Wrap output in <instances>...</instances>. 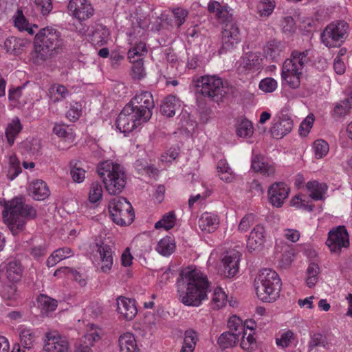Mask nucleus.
<instances>
[{
	"label": "nucleus",
	"instance_id": "nucleus-34",
	"mask_svg": "<svg viewBox=\"0 0 352 352\" xmlns=\"http://www.w3.org/2000/svg\"><path fill=\"white\" fill-rule=\"evenodd\" d=\"M22 130V124L18 118H14L11 122L8 124L6 129V136L10 146H12L17 135Z\"/></svg>",
	"mask_w": 352,
	"mask_h": 352
},
{
	"label": "nucleus",
	"instance_id": "nucleus-40",
	"mask_svg": "<svg viewBox=\"0 0 352 352\" xmlns=\"http://www.w3.org/2000/svg\"><path fill=\"white\" fill-rule=\"evenodd\" d=\"M319 272L320 267L318 264L311 263L309 265L307 269V277L306 278V283L309 287H313L318 282Z\"/></svg>",
	"mask_w": 352,
	"mask_h": 352
},
{
	"label": "nucleus",
	"instance_id": "nucleus-44",
	"mask_svg": "<svg viewBox=\"0 0 352 352\" xmlns=\"http://www.w3.org/2000/svg\"><path fill=\"white\" fill-rule=\"evenodd\" d=\"M51 98L54 102L65 99L69 95V90L62 85H54L51 87Z\"/></svg>",
	"mask_w": 352,
	"mask_h": 352
},
{
	"label": "nucleus",
	"instance_id": "nucleus-56",
	"mask_svg": "<svg viewBox=\"0 0 352 352\" xmlns=\"http://www.w3.org/2000/svg\"><path fill=\"white\" fill-rule=\"evenodd\" d=\"M146 44L143 42H140L129 50L128 58L131 60V59L135 58V56L140 58V56L144 53H146Z\"/></svg>",
	"mask_w": 352,
	"mask_h": 352
},
{
	"label": "nucleus",
	"instance_id": "nucleus-25",
	"mask_svg": "<svg viewBox=\"0 0 352 352\" xmlns=\"http://www.w3.org/2000/svg\"><path fill=\"white\" fill-rule=\"evenodd\" d=\"M181 107L179 100L175 96L168 95L163 99L160 105V110L163 115L167 117H173L176 111Z\"/></svg>",
	"mask_w": 352,
	"mask_h": 352
},
{
	"label": "nucleus",
	"instance_id": "nucleus-64",
	"mask_svg": "<svg viewBox=\"0 0 352 352\" xmlns=\"http://www.w3.org/2000/svg\"><path fill=\"white\" fill-rule=\"evenodd\" d=\"M133 256L131 254L130 249L126 248L123 252L121 256L122 265L125 267H129L132 264Z\"/></svg>",
	"mask_w": 352,
	"mask_h": 352
},
{
	"label": "nucleus",
	"instance_id": "nucleus-32",
	"mask_svg": "<svg viewBox=\"0 0 352 352\" xmlns=\"http://www.w3.org/2000/svg\"><path fill=\"white\" fill-rule=\"evenodd\" d=\"M306 187L310 192V197L314 200H322L327 190V186L325 183H319L317 181L309 182Z\"/></svg>",
	"mask_w": 352,
	"mask_h": 352
},
{
	"label": "nucleus",
	"instance_id": "nucleus-38",
	"mask_svg": "<svg viewBox=\"0 0 352 352\" xmlns=\"http://www.w3.org/2000/svg\"><path fill=\"white\" fill-rule=\"evenodd\" d=\"M20 161L16 155L10 157L6 176L10 180L14 179L22 171Z\"/></svg>",
	"mask_w": 352,
	"mask_h": 352
},
{
	"label": "nucleus",
	"instance_id": "nucleus-50",
	"mask_svg": "<svg viewBox=\"0 0 352 352\" xmlns=\"http://www.w3.org/2000/svg\"><path fill=\"white\" fill-rule=\"evenodd\" d=\"M109 36V31L105 27L100 25L93 33V40L99 45H103Z\"/></svg>",
	"mask_w": 352,
	"mask_h": 352
},
{
	"label": "nucleus",
	"instance_id": "nucleus-51",
	"mask_svg": "<svg viewBox=\"0 0 352 352\" xmlns=\"http://www.w3.org/2000/svg\"><path fill=\"white\" fill-rule=\"evenodd\" d=\"M313 148L316 157L320 159L327 154L329 148L326 141L320 139L314 142Z\"/></svg>",
	"mask_w": 352,
	"mask_h": 352
},
{
	"label": "nucleus",
	"instance_id": "nucleus-54",
	"mask_svg": "<svg viewBox=\"0 0 352 352\" xmlns=\"http://www.w3.org/2000/svg\"><path fill=\"white\" fill-rule=\"evenodd\" d=\"M259 89L265 93H272L277 88V82L273 78H265L259 82Z\"/></svg>",
	"mask_w": 352,
	"mask_h": 352
},
{
	"label": "nucleus",
	"instance_id": "nucleus-35",
	"mask_svg": "<svg viewBox=\"0 0 352 352\" xmlns=\"http://www.w3.org/2000/svg\"><path fill=\"white\" fill-rule=\"evenodd\" d=\"M175 250V243L170 236L162 238L157 243L156 247L157 252L162 256H167L170 255Z\"/></svg>",
	"mask_w": 352,
	"mask_h": 352
},
{
	"label": "nucleus",
	"instance_id": "nucleus-63",
	"mask_svg": "<svg viewBox=\"0 0 352 352\" xmlns=\"http://www.w3.org/2000/svg\"><path fill=\"white\" fill-rule=\"evenodd\" d=\"M249 190L254 194V195H261L264 192L261 184L258 180L254 179L249 184Z\"/></svg>",
	"mask_w": 352,
	"mask_h": 352
},
{
	"label": "nucleus",
	"instance_id": "nucleus-21",
	"mask_svg": "<svg viewBox=\"0 0 352 352\" xmlns=\"http://www.w3.org/2000/svg\"><path fill=\"white\" fill-rule=\"evenodd\" d=\"M45 344L44 350L47 352H68V342L60 336L52 335V333H46Z\"/></svg>",
	"mask_w": 352,
	"mask_h": 352
},
{
	"label": "nucleus",
	"instance_id": "nucleus-16",
	"mask_svg": "<svg viewBox=\"0 0 352 352\" xmlns=\"http://www.w3.org/2000/svg\"><path fill=\"white\" fill-rule=\"evenodd\" d=\"M241 254L238 251L228 252L222 258L223 273L227 278L234 276L239 272V263Z\"/></svg>",
	"mask_w": 352,
	"mask_h": 352
},
{
	"label": "nucleus",
	"instance_id": "nucleus-46",
	"mask_svg": "<svg viewBox=\"0 0 352 352\" xmlns=\"http://www.w3.org/2000/svg\"><path fill=\"white\" fill-rule=\"evenodd\" d=\"M275 8L274 0H261L257 5V10L261 16H269Z\"/></svg>",
	"mask_w": 352,
	"mask_h": 352
},
{
	"label": "nucleus",
	"instance_id": "nucleus-39",
	"mask_svg": "<svg viewBox=\"0 0 352 352\" xmlns=\"http://www.w3.org/2000/svg\"><path fill=\"white\" fill-rule=\"evenodd\" d=\"M227 296L221 288L217 287L213 292L211 305L214 309H219L226 305Z\"/></svg>",
	"mask_w": 352,
	"mask_h": 352
},
{
	"label": "nucleus",
	"instance_id": "nucleus-26",
	"mask_svg": "<svg viewBox=\"0 0 352 352\" xmlns=\"http://www.w3.org/2000/svg\"><path fill=\"white\" fill-rule=\"evenodd\" d=\"M285 50L284 44L277 40H272L267 43L264 48V53L267 58H270L273 62H276L281 53Z\"/></svg>",
	"mask_w": 352,
	"mask_h": 352
},
{
	"label": "nucleus",
	"instance_id": "nucleus-49",
	"mask_svg": "<svg viewBox=\"0 0 352 352\" xmlns=\"http://www.w3.org/2000/svg\"><path fill=\"white\" fill-rule=\"evenodd\" d=\"M175 223V215L174 212H170L167 214L164 215L162 219L155 224V228L159 229L164 228L166 230L172 228Z\"/></svg>",
	"mask_w": 352,
	"mask_h": 352
},
{
	"label": "nucleus",
	"instance_id": "nucleus-7",
	"mask_svg": "<svg viewBox=\"0 0 352 352\" xmlns=\"http://www.w3.org/2000/svg\"><path fill=\"white\" fill-rule=\"evenodd\" d=\"M109 212L112 221L119 226H129L134 220L133 208L122 197H115L109 201Z\"/></svg>",
	"mask_w": 352,
	"mask_h": 352
},
{
	"label": "nucleus",
	"instance_id": "nucleus-52",
	"mask_svg": "<svg viewBox=\"0 0 352 352\" xmlns=\"http://www.w3.org/2000/svg\"><path fill=\"white\" fill-rule=\"evenodd\" d=\"M228 326L230 332L239 333L240 336L245 331V325H243L241 319L236 316H232L229 318Z\"/></svg>",
	"mask_w": 352,
	"mask_h": 352
},
{
	"label": "nucleus",
	"instance_id": "nucleus-42",
	"mask_svg": "<svg viewBox=\"0 0 352 352\" xmlns=\"http://www.w3.org/2000/svg\"><path fill=\"white\" fill-rule=\"evenodd\" d=\"M80 162L72 161L70 162V174L75 182L81 183L85 178V170L79 165Z\"/></svg>",
	"mask_w": 352,
	"mask_h": 352
},
{
	"label": "nucleus",
	"instance_id": "nucleus-45",
	"mask_svg": "<svg viewBox=\"0 0 352 352\" xmlns=\"http://www.w3.org/2000/svg\"><path fill=\"white\" fill-rule=\"evenodd\" d=\"M130 61L133 63V78L138 80L143 78L146 76V72L144 67V63L142 58H132L131 60Z\"/></svg>",
	"mask_w": 352,
	"mask_h": 352
},
{
	"label": "nucleus",
	"instance_id": "nucleus-59",
	"mask_svg": "<svg viewBox=\"0 0 352 352\" xmlns=\"http://www.w3.org/2000/svg\"><path fill=\"white\" fill-rule=\"evenodd\" d=\"M36 7L41 10L43 15H47L52 9L51 0H35Z\"/></svg>",
	"mask_w": 352,
	"mask_h": 352
},
{
	"label": "nucleus",
	"instance_id": "nucleus-22",
	"mask_svg": "<svg viewBox=\"0 0 352 352\" xmlns=\"http://www.w3.org/2000/svg\"><path fill=\"white\" fill-rule=\"evenodd\" d=\"M22 276V267L19 261L12 260L9 261L6 267L5 271L1 272L0 278L8 282H18Z\"/></svg>",
	"mask_w": 352,
	"mask_h": 352
},
{
	"label": "nucleus",
	"instance_id": "nucleus-10",
	"mask_svg": "<svg viewBox=\"0 0 352 352\" xmlns=\"http://www.w3.org/2000/svg\"><path fill=\"white\" fill-rule=\"evenodd\" d=\"M148 120L127 104L117 118L116 126L120 132L128 133Z\"/></svg>",
	"mask_w": 352,
	"mask_h": 352
},
{
	"label": "nucleus",
	"instance_id": "nucleus-61",
	"mask_svg": "<svg viewBox=\"0 0 352 352\" xmlns=\"http://www.w3.org/2000/svg\"><path fill=\"white\" fill-rule=\"evenodd\" d=\"M254 217L252 214L245 215L240 221L239 225V230L241 232L247 231L253 224Z\"/></svg>",
	"mask_w": 352,
	"mask_h": 352
},
{
	"label": "nucleus",
	"instance_id": "nucleus-23",
	"mask_svg": "<svg viewBox=\"0 0 352 352\" xmlns=\"http://www.w3.org/2000/svg\"><path fill=\"white\" fill-rule=\"evenodd\" d=\"M29 195L35 200L41 201L47 199L50 191L45 182L41 179L32 181L29 186Z\"/></svg>",
	"mask_w": 352,
	"mask_h": 352
},
{
	"label": "nucleus",
	"instance_id": "nucleus-33",
	"mask_svg": "<svg viewBox=\"0 0 352 352\" xmlns=\"http://www.w3.org/2000/svg\"><path fill=\"white\" fill-rule=\"evenodd\" d=\"M240 336L239 333L226 331L221 334L217 343L219 347L224 350L232 347L236 344Z\"/></svg>",
	"mask_w": 352,
	"mask_h": 352
},
{
	"label": "nucleus",
	"instance_id": "nucleus-53",
	"mask_svg": "<svg viewBox=\"0 0 352 352\" xmlns=\"http://www.w3.org/2000/svg\"><path fill=\"white\" fill-rule=\"evenodd\" d=\"M102 196V186L98 182L92 183L89 195V201L91 203H96L98 201L101 199Z\"/></svg>",
	"mask_w": 352,
	"mask_h": 352
},
{
	"label": "nucleus",
	"instance_id": "nucleus-1",
	"mask_svg": "<svg viewBox=\"0 0 352 352\" xmlns=\"http://www.w3.org/2000/svg\"><path fill=\"white\" fill-rule=\"evenodd\" d=\"M210 284L207 276L201 270L185 268L177 280L179 300L188 307H199L208 298V292H210Z\"/></svg>",
	"mask_w": 352,
	"mask_h": 352
},
{
	"label": "nucleus",
	"instance_id": "nucleus-27",
	"mask_svg": "<svg viewBox=\"0 0 352 352\" xmlns=\"http://www.w3.org/2000/svg\"><path fill=\"white\" fill-rule=\"evenodd\" d=\"M252 168L255 172H260L263 175L272 176L275 173L274 167L264 162L263 156L259 155H253L252 158Z\"/></svg>",
	"mask_w": 352,
	"mask_h": 352
},
{
	"label": "nucleus",
	"instance_id": "nucleus-15",
	"mask_svg": "<svg viewBox=\"0 0 352 352\" xmlns=\"http://www.w3.org/2000/svg\"><path fill=\"white\" fill-rule=\"evenodd\" d=\"M289 188L284 182H275L267 190L270 203L274 207L280 208L288 197Z\"/></svg>",
	"mask_w": 352,
	"mask_h": 352
},
{
	"label": "nucleus",
	"instance_id": "nucleus-47",
	"mask_svg": "<svg viewBox=\"0 0 352 352\" xmlns=\"http://www.w3.org/2000/svg\"><path fill=\"white\" fill-rule=\"evenodd\" d=\"M241 347L248 351H252L256 347V340L254 338V333L247 332L245 330L242 333Z\"/></svg>",
	"mask_w": 352,
	"mask_h": 352
},
{
	"label": "nucleus",
	"instance_id": "nucleus-6",
	"mask_svg": "<svg viewBox=\"0 0 352 352\" xmlns=\"http://www.w3.org/2000/svg\"><path fill=\"white\" fill-rule=\"evenodd\" d=\"M309 50L303 52L294 50L291 58L287 59L282 67L281 77L292 89L298 88L300 85V76L305 65L310 62Z\"/></svg>",
	"mask_w": 352,
	"mask_h": 352
},
{
	"label": "nucleus",
	"instance_id": "nucleus-48",
	"mask_svg": "<svg viewBox=\"0 0 352 352\" xmlns=\"http://www.w3.org/2000/svg\"><path fill=\"white\" fill-rule=\"evenodd\" d=\"M38 302L39 307L46 311H53L57 307V301L46 295H41Z\"/></svg>",
	"mask_w": 352,
	"mask_h": 352
},
{
	"label": "nucleus",
	"instance_id": "nucleus-58",
	"mask_svg": "<svg viewBox=\"0 0 352 352\" xmlns=\"http://www.w3.org/2000/svg\"><path fill=\"white\" fill-rule=\"evenodd\" d=\"M172 12L177 27H180L185 22L186 18L188 14V11L186 9L177 8L173 9Z\"/></svg>",
	"mask_w": 352,
	"mask_h": 352
},
{
	"label": "nucleus",
	"instance_id": "nucleus-57",
	"mask_svg": "<svg viewBox=\"0 0 352 352\" xmlns=\"http://www.w3.org/2000/svg\"><path fill=\"white\" fill-rule=\"evenodd\" d=\"M314 121V116L313 114H309L301 122L299 127V133L301 136H306L310 131Z\"/></svg>",
	"mask_w": 352,
	"mask_h": 352
},
{
	"label": "nucleus",
	"instance_id": "nucleus-31",
	"mask_svg": "<svg viewBox=\"0 0 352 352\" xmlns=\"http://www.w3.org/2000/svg\"><path fill=\"white\" fill-rule=\"evenodd\" d=\"M263 59L257 53H247L241 58V65L246 69L258 70L261 67Z\"/></svg>",
	"mask_w": 352,
	"mask_h": 352
},
{
	"label": "nucleus",
	"instance_id": "nucleus-37",
	"mask_svg": "<svg viewBox=\"0 0 352 352\" xmlns=\"http://www.w3.org/2000/svg\"><path fill=\"white\" fill-rule=\"evenodd\" d=\"M236 133L241 138H250L254 133L253 126L247 119L242 120L236 125Z\"/></svg>",
	"mask_w": 352,
	"mask_h": 352
},
{
	"label": "nucleus",
	"instance_id": "nucleus-13",
	"mask_svg": "<svg viewBox=\"0 0 352 352\" xmlns=\"http://www.w3.org/2000/svg\"><path fill=\"white\" fill-rule=\"evenodd\" d=\"M326 244L333 252H338L342 248L349 247V236L345 227L340 226L335 230H331Z\"/></svg>",
	"mask_w": 352,
	"mask_h": 352
},
{
	"label": "nucleus",
	"instance_id": "nucleus-2",
	"mask_svg": "<svg viewBox=\"0 0 352 352\" xmlns=\"http://www.w3.org/2000/svg\"><path fill=\"white\" fill-rule=\"evenodd\" d=\"M34 50L31 60L35 65H41L60 52L64 41L59 31L52 27L41 28L34 38Z\"/></svg>",
	"mask_w": 352,
	"mask_h": 352
},
{
	"label": "nucleus",
	"instance_id": "nucleus-17",
	"mask_svg": "<svg viewBox=\"0 0 352 352\" xmlns=\"http://www.w3.org/2000/svg\"><path fill=\"white\" fill-rule=\"evenodd\" d=\"M208 11L215 13L216 16L223 25L227 23H236L233 18L232 10L227 6H221L218 1H212L208 3Z\"/></svg>",
	"mask_w": 352,
	"mask_h": 352
},
{
	"label": "nucleus",
	"instance_id": "nucleus-18",
	"mask_svg": "<svg viewBox=\"0 0 352 352\" xmlns=\"http://www.w3.org/2000/svg\"><path fill=\"white\" fill-rule=\"evenodd\" d=\"M285 112V110L280 111L278 122L274 124L271 129L272 135L274 138H282L289 133L293 128V121Z\"/></svg>",
	"mask_w": 352,
	"mask_h": 352
},
{
	"label": "nucleus",
	"instance_id": "nucleus-19",
	"mask_svg": "<svg viewBox=\"0 0 352 352\" xmlns=\"http://www.w3.org/2000/svg\"><path fill=\"white\" fill-rule=\"evenodd\" d=\"M265 241V230L261 225L256 226L251 231L247 241V248L250 252L259 250Z\"/></svg>",
	"mask_w": 352,
	"mask_h": 352
},
{
	"label": "nucleus",
	"instance_id": "nucleus-30",
	"mask_svg": "<svg viewBox=\"0 0 352 352\" xmlns=\"http://www.w3.org/2000/svg\"><path fill=\"white\" fill-rule=\"evenodd\" d=\"M120 352H138V349L134 336L131 333L121 335L118 340Z\"/></svg>",
	"mask_w": 352,
	"mask_h": 352
},
{
	"label": "nucleus",
	"instance_id": "nucleus-14",
	"mask_svg": "<svg viewBox=\"0 0 352 352\" xmlns=\"http://www.w3.org/2000/svg\"><path fill=\"white\" fill-rule=\"evenodd\" d=\"M67 8L72 15L80 21L89 19L94 14V9L88 0H70Z\"/></svg>",
	"mask_w": 352,
	"mask_h": 352
},
{
	"label": "nucleus",
	"instance_id": "nucleus-3",
	"mask_svg": "<svg viewBox=\"0 0 352 352\" xmlns=\"http://www.w3.org/2000/svg\"><path fill=\"white\" fill-rule=\"evenodd\" d=\"M2 217L13 235H17L25 228L26 221L36 217V209L25 203L23 197H17L10 201H3Z\"/></svg>",
	"mask_w": 352,
	"mask_h": 352
},
{
	"label": "nucleus",
	"instance_id": "nucleus-62",
	"mask_svg": "<svg viewBox=\"0 0 352 352\" xmlns=\"http://www.w3.org/2000/svg\"><path fill=\"white\" fill-rule=\"evenodd\" d=\"M81 114V109L76 104V106H72L66 113V117L71 121H76L79 118Z\"/></svg>",
	"mask_w": 352,
	"mask_h": 352
},
{
	"label": "nucleus",
	"instance_id": "nucleus-41",
	"mask_svg": "<svg viewBox=\"0 0 352 352\" xmlns=\"http://www.w3.org/2000/svg\"><path fill=\"white\" fill-rule=\"evenodd\" d=\"M16 282L3 281L0 285V294L7 300L13 298L16 295Z\"/></svg>",
	"mask_w": 352,
	"mask_h": 352
},
{
	"label": "nucleus",
	"instance_id": "nucleus-5",
	"mask_svg": "<svg viewBox=\"0 0 352 352\" xmlns=\"http://www.w3.org/2000/svg\"><path fill=\"white\" fill-rule=\"evenodd\" d=\"M281 285L280 278L275 271L263 269L255 279L256 295L263 302H274L279 297Z\"/></svg>",
	"mask_w": 352,
	"mask_h": 352
},
{
	"label": "nucleus",
	"instance_id": "nucleus-4",
	"mask_svg": "<svg viewBox=\"0 0 352 352\" xmlns=\"http://www.w3.org/2000/svg\"><path fill=\"white\" fill-rule=\"evenodd\" d=\"M97 172L110 195H116L122 192L126 186V176L120 164L109 160L104 161L98 165Z\"/></svg>",
	"mask_w": 352,
	"mask_h": 352
},
{
	"label": "nucleus",
	"instance_id": "nucleus-24",
	"mask_svg": "<svg viewBox=\"0 0 352 352\" xmlns=\"http://www.w3.org/2000/svg\"><path fill=\"white\" fill-rule=\"evenodd\" d=\"M219 225V219L217 214L204 212L199 219V226L202 231L208 233L214 232Z\"/></svg>",
	"mask_w": 352,
	"mask_h": 352
},
{
	"label": "nucleus",
	"instance_id": "nucleus-20",
	"mask_svg": "<svg viewBox=\"0 0 352 352\" xmlns=\"http://www.w3.org/2000/svg\"><path fill=\"white\" fill-rule=\"evenodd\" d=\"M117 309L127 320L134 318L138 312L135 300L123 296L117 298Z\"/></svg>",
	"mask_w": 352,
	"mask_h": 352
},
{
	"label": "nucleus",
	"instance_id": "nucleus-8",
	"mask_svg": "<svg viewBox=\"0 0 352 352\" xmlns=\"http://www.w3.org/2000/svg\"><path fill=\"white\" fill-rule=\"evenodd\" d=\"M197 87L200 88L199 91L204 96L215 102L221 100L228 90L222 79L217 76H201Z\"/></svg>",
	"mask_w": 352,
	"mask_h": 352
},
{
	"label": "nucleus",
	"instance_id": "nucleus-11",
	"mask_svg": "<svg viewBox=\"0 0 352 352\" xmlns=\"http://www.w3.org/2000/svg\"><path fill=\"white\" fill-rule=\"evenodd\" d=\"M128 104L148 120L151 118L155 104L151 92L142 91L137 94Z\"/></svg>",
	"mask_w": 352,
	"mask_h": 352
},
{
	"label": "nucleus",
	"instance_id": "nucleus-43",
	"mask_svg": "<svg viewBox=\"0 0 352 352\" xmlns=\"http://www.w3.org/2000/svg\"><path fill=\"white\" fill-rule=\"evenodd\" d=\"M23 46V41L14 36H11L6 39L4 47L7 52L17 54L19 53L21 47Z\"/></svg>",
	"mask_w": 352,
	"mask_h": 352
},
{
	"label": "nucleus",
	"instance_id": "nucleus-55",
	"mask_svg": "<svg viewBox=\"0 0 352 352\" xmlns=\"http://www.w3.org/2000/svg\"><path fill=\"white\" fill-rule=\"evenodd\" d=\"M197 333L193 330H187L185 332V336L184 340V344H186V347H188V352H193L196 342H197Z\"/></svg>",
	"mask_w": 352,
	"mask_h": 352
},
{
	"label": "nucleus",
	"instance_id": "nucleus-36",
	"mask_svg": "<svg viewBox=\"0 0 352 352\" xmlns=\"http://www.w3.org/2000/svg\"><path fill=\"white\" fill-rule=\"evenodd\" d=\"M352 107V91L350 92V96L345 100L337 103L333 109V116L336 118H341L345 116L349 113Z\"/></svg>",
	"mask_w": 352,
	"mask_h": 352
},
{
	"label": "nucleus",
	"instance_id": "nucleus-28",
	"mask_svg": "<svg viewBox=\"0 0 352 352\" xmlns=\"http://www.w3.org/2000/svg\"><path fill=\"white\" fill-rule=\"evenodd\" d=\"M101 259V270L103 272H108L113 265V252L109 245L102 243L98 248Z\"/></svg>",
	"mask_w": 352,
	"mask_h": 352
},
{
	"label": "nucleus",
	"instance_id": "nucleus-29",
	"mask_svg": "<svg viewBox=\"0 0 352 352\" xmlns=\"http://www.w3.org/2000/svg\"><path fill=\"white\" fill-rule=\"evenodd\" d=\"M99 339L100 336L96 331H91L86 333L76 344V352H89L91 346Z\"/></svg>",
	"mask_w": 352,
	"mask_h": 352
},
{
	"label": "nucleus",
	"instance_id": "nucleus-60",
	"mask_svg": "<svg viewBox=\"0 0 352 352\" xmlns=\"http://www.w3.org/2000/svg\"><path fill=\"white\" fill-rule=\"evenodd\" d=\"M294 333L291 331H287L281 334L280 338H276V344L282 347H287L293 339Z\"/></svg>",
	"mask_w": 352,
	"mask_h": 352
},
{
	"label": "nucleus",
	"instance_id": "nucleus-12",
	"mask_svg": "<svg viewBox=\"0 0 352 352\" xmlns=\"http://www.w3.org/2000/svg\"><path fill=\"white\" fill-rule=\"evenodd\" d=\"M221 34L222 45L219 49L220 54L234 49L241 41L240 30L236 23L223 25Z\"/></svg>",
	"mask_w": 352,
	"mask_h": 352
},
{
	"label": "nucleus",
	"instance_id": "nucleus-9",
	"mask_svg": "<svg viewBox=\"0 0 352 352\" xmlns=\"http://www.w3.org/2000/svg\"><path fill=\"white\" fill-rule=\"evenodd\" d=\"M349 25L344 21H336L329 24L321 34V40L329 48L340 46L347 35Z\"/></svg>",
	"mask_w": 352,
	"mask_h": 352
}]
</instances>
